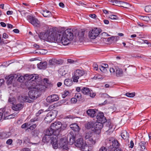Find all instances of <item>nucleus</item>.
Listing matches in <instances>:
<instances>
[{
	"label": "nucleus",
	"instance_id": "c756f323",
	"mask_svg": "<svg viewBox=\"0 0 151 151\" xmlns=\"http://www.w3.org/2000/svg\"><path fill=\"white\" fill-rule=\"evenodd\" d=\"M64 84L67 86H70L73 84L72 81L69 79H66L64 81Z\"/></svg>",
	"mask_w": 151,
	"mask_h": 151
},
{
	"label": "nucleus",
	"instance_id": "39448f33",
	"mask_svg": "<svg viewBox=\"0 0 151 151\" xmlns=\"http://www.w3.org/2000/svg\"><path fill=\"white\" fill-rule=\"evenodd\" d=\"M52 130H50L49 129H47L45 132V135L42 139V141L44 142H50L51 144V142L53 138H57L58 136H55L51 137L52 135H54Z\"/></svg>",
	"mask_w": 151,
	"mask_h": 151
},
{
	"label": "nucleus",
	"instance_id": "7c9ffc66",
	"mask_svg": "<svg viewBox=\"0 0 151 151\" xmlns=\"http://www.w3.org/2000/svg\"><path fill=\"white\" fill-rule=\"evenodd\" d=\"M87 142L89 145L91 146L94 144L96 142L95 140L92 137L88 139Z\"/></svg>",
	"mask_w": 151,
	"mask_h": 151
},
{
	"label": "nucleus",
	"instance_id": "f704fd0d",
	"mask_svg": "<svg viewBox=\"0 0 151 151\" xmlns=\"http://www.w3.org/2000/svg\"><path fill=\"white\" fill-rule=\"evenodd\" d=\"M140 18L141 19L147 22L150 20L149 17L147 16H140Z\"/></svg>",
	"mask_w": 151,
	"mask_h": 151
},
{
	"label": "nucleus",
	"instance_id": "680f3d73",
	"mask_svg": "<svg viewBox=\"0 0 151 151\" xmlns=\"http://www.w3.org/2000/svg\"><path fill=\"white\" fill-rule=\"evenodd\" d=\"M99 151H107V150L105 147H102L100 149Z\"/></svg>",
	"mask_w": 151,
	"mask_h": 151
},
{
	"label": "nucleus",
	"instance_id": "bb28decb",
	"mask_svg": "<svg viewBox=\"0 0 151 151\" xmlns=\"http://www.w3.org/2000/svg\"><path fill=\"white\" fill-rule=\"evenodd\" d=\"M54 119L50 115L47 114L46 117L45 118V121L47 123H50Z\"/></svg>",
	"mask_w": 151,
	"mask_h": 151
},
{
	"label": "nucleus",
	"instance_id": "c9c22d12",
	"mask_svg": "<svg viewBox=\"0 0 151 151\" xmlns=\"http://www.w3.org/2000/svg\"><path fill=\"white\" fill-rule=\"evenodd\" d=\"M59 72L60 75L62 76H64L66 74L64 68H60L59 70Z\"/></svg>",
	"mask_w": 151,
	"mask_h": 151
},
{
	"label": "nucleus",
	"instance_id": "8fccbe9b",
	"mask_svg": "<svg viewBox=\"0 0 151 151\" xmlns=\"http://www.w3.org/2000/svg\"><path fill=\"white\" fill-rule=\"evenodd\" d=\"M70 94L69 92L68 91H65L64 92V93L62 95V97L64 98L66 96L69 95Z\"/></svg>",
	"mask_w": 151,
	"mask_h": 151
},
{
	"label": "nucleus",
	"instance_id": "13d9d810",
	"mask_svg": "<svg viewBox=\"0 0 151 151\" xmlns=\"http://www.w3.org/2000/svg\"><path fill=\"white\" fill-rule=\"evenodd\" d=\"M37 126V125L36 124H33L30 126L29 128V129H30V130H32L34 129Z\"/></svg>",
	"mask_w": 151,
	"mask_h": 151
},
{
	"label": "nucleus",
	"instance_id": "4d7b16f0",
	"mask_svg": "<svg viewBox=\"0 0 151 151\" xmlns=\"http://www.w3.org/2000/svg\"><path fill=\"white\" fill-rule=\"evenodd\" d=\"M93 67L94 70H97L98 69V65L96 63H94L93 65Z\"/></svg>",
	"mask_w": 151,
	"mask_h": 151
},
{
	"label": "nucleus",
	"instance_id": "393cba45",
	"mask_svg": "<svg viewBox=\"0 0 151 151\" xmlns=\"http://www.w3.org/2000/svg\"><path fill=\"white\" fill-rule=\"evenodd\" d=\"M58 113V111L56 110H51L49 112L48 114L49 115L54 119L57 116Z\"/></svg>",
	"mask_w": 151,
	"mask_h": 151
},
{
	"label": "nucleus",
	"instance_id": "c03bdc74",
	"mask_svg": "<svg viewBox=\"0 0 151 151\" xmlns=\"http://www.w3.org/2000/svg\"><path fill=\"white\" fill-rule=\"evenodd\" d=\"M125 95L129 97H133L135 96V93H127L125 94Z\"/></svg>",
	"mask_w": 151,
	"mask_h": 151
},
{
	"label": "nucleus",
	"instance_id": "052dcab7",
	"mask_svg": "<svg viewBox=\"0 0 151 151\" xmlns=\"http://www.w3.org/2000/svg\"><path fill=\"white\" fill-rule=\"evenodd\" d=\"M8 37V35L6 33H4L3 35V37L4 39H6Z\"/></svg>",
	"mask_w": 151,
	"mask_h": 151
},
{
	"label": "nucleus",
	"instance_id": "7ed1b4c3",
	"mask_svg": "<svg viewBox=\"0 0 151 151\" xmlns=\"http://www.w3.org/2000/svg\"><path fill=\"white\" fill-rule=\"evenodd\" d=\"M58 137H55L54 138H53L51 144H52L53 148L55 149H56L58 148H63L64 150H68V141L67 140L66 138L64 137L61 139L59 142L58 144L57 143Z\"/></svg>",
	"mask_w": 151,
	"mask_h": 151
},
{
	"label": "nucleus",
	"instance_id": "864d4df0",
	"mask_svg": "<svg viewBox=\"0 0 151 151\" xmlns=\"http://www.w3.org/2000/svg\"><path fill=\"white\" fill-rule=\"evenodd\" d=\"M84 35V32L82 31L79 32L78 35L79 37H83Z\"/></svg>",
	"mask_w": 151,
	"mask_h": 151
},
{
	"label": "nucleus",
	"instance_id": "a19ab883",
	"mask_svg": "<svg viewBox=\"0 0 151 151\" xmlns=\"http://www.w3.org/2000/svg\"><path fill=\"white\" fill-rule=\"evenodd\" d=\"M109 18L113 20H117L118 19V18L117 16L115 15H111L109 16Z\"/></svg>",
	"mask_w": 151,
	"mask_h": 151
},
{
	"label": "nucleus",
	"instance_id": "de8ad7c7",
	"mask_svg": "<svg viewBox=\"0 0 151 151\" xmlns=\"http://www.w3.org/2000/svg\"><path fill=\"white\" fill-rule=\"evenodd\" d=\"M75 97L78 99L80 100L82 97L81 94L79 93H76L75 96Z\"/></svg>",
	"mask_w": 151,
	"mask_h": 151
},
{
	"label": "nucleus",
	"instance_id": "f3484780",
	"mask_svg": "<svg viewBox=\"0 0 151 151\" xmlns=\"http://www.w3.org/2000/svg\"><path fill=\"white\" fill-rule=\"evenodd\" d=\"M86 113L88 116L91 117H93L96 116V111L93 109H89L87 111Z\"/></svg>",
	"mask_w": 151,
	"mask_h": 151
},
{
	"label": "nucleus",
	"instance_id": "69168bd1",
	"mask_svg": "<svg viewBox=\"0 0 151 151\" xmlns=\"http://www.w3.org/2000/svg\"><path fill=\"white\" fill-rule=\"evenodd\" d=\"M13 11H8L6 12V14L8 15H11L12 14Z\"/></svg>",
	"mask_w": 151,
	"mask_h": 151
},
{
	"label": "nucleus",
	"instance_id": "09e8293b",
	"mask_svg": "<svg viewBox=\"0 0 151 151\" xmlns=\"http://www.w3.org/2000/svg\"><path fill=\"white\" fill-rule=\"evenodd\" d=\"M30 125V124H29L28 123H25L22 125L21 127L23 129H25L27 128Z\"/></svg>",
	"mask_w": 151,
	"mask_h": 151
},
{
	"label": "nucleus",
	"instance_id": "6e6d98bb",
	"mask_svg": "<svg viewBox=\"0 0 151 151\" xmlns=\"http://www.w3.org/2000/svg\"><path fill=\"white\" fill-rule=\"evenodd\" d=\"M13 142L12 140L11 139H8L6 142V143L7 145H11Z\"/></svg>",
	"mask_w": 151,
	"mask_h": 151
},
{
	"label": "nucleus",
	"instance_id": "774afa93",
	"mask_svg": "<svg viewBox=\"0 0 151 151\" xmlns=\"http://www.w3.org/2000/svg\"><path fill=\"white\" fill-rule=\"evenodd\" d=\"M22 151H31L30 149L29 148H26L23 149Z\"/></svg>",
	"mask_w": 151,
	"mask_h": 151
},
{
	"label": "nucleus",
	"instance_id": "cd10ccee",
	"mask_svg": "<svg viewBox=\"0 0 151 151\" xmlns=\"http://www.w3.org/2000/svg\"><path fill=\"white\" fill-rule=\"evenodd\" d=\"M69 137V142L70 143L72 144L73 143L75 142V137L73 135L70 134L68 136V138Z\"/></svg>",
	"mask_w": 151,
	"mask_h": 151
},
{
	"label": "nucleus",
	"instance_id": "3c124183",
	"mask_svg": "<svg viewBox=\"0 0 151 151\" xmlns=\"http://www.w3.org/2000/svg\"><path fill=\"white\" fill-rule=\"evenodd\" d=\"M113 41L115 42L119 40V37L118 36H112Z\"/></svg>",
	"mask_w": 151,
	"mask_h": 151
},
{
	"label": "nucleus",
	"instance_id": "603ef678",
	"mask_svg": "<svg viewBox=\"0 0 151 151\" xmlns=\"http://www.w3.org/2000/svg\"><path fill=\"white\" fill-rule=\"evenodd\" d=\"M77 100V99L75 97L71 99L70 101L72 103L75 104L76 103Z\"/></svg>",
	"mask_w": 151,
	"mask_h": 151
},
{
	"label": "nucleus",
	"instance_id": "423d86ee",
	"mask_svg": "<svg viewBox=\"0 0 151 151\" xmlns=\"http://www.w3.org/2000/svg\"><path fill=\"white\" fill-rule=\"evenodd\" d=\"M84 74V72L83 71L79 69L76 70L74 72L72 78L73 79V81L78 82L79 78L83 76Z\"/></svg>",
	"mask_w": 151,
	"mask_h": 151
},
{
	"label": "nucleus",
	"instance_id": "2f4dec72",
	"mask_svg": "<svg viewBox=\"0 0 151 151\" xmlns=\"http://www.w3.org/2000/svg\"><path fill=\"white\" fill-rule=\"evenodd\" d=\"M106 126L109 128V129L106 131V132L108 133L109 132V130L112 128L113 124L110 122H106Z\"/></svg>",
	"mask_w": 151,
	"mask_h": 151
},
{
	"label": "nucleus",
	"instance_id": "9d476101",
	"mask_svg": "<svg viewBox=\"0 0 151 151\" xmlns=\"http://www.w3.org/2000/svg\"><path fill=\"white\" fill-rule=\"evenodd\" d=\"M28 19L29 22L34 26L37 27L40 26V22L37 19L30 16H28Z\"/></svg>",
	"mask_w": 151,
	"mask_h": 151
},
{
	"label": "nucleus",
	"instance_id": "5701e85b",
	"mask_svg": "<svg viewBox=\"0 0 151 151\" xmlns=\"http://www.w3.org/2000/svg\"><path fill=\"white\" fill-rule=\"evenodd\" d=\"M95 124L94 122H88L85 125V127L86 128L88 129H93L94 127H95Z\"/></svg>",
	"mask_w": 151,
	"mask_h": 151
},
{
	"label": "nucleus",
	"instance_id": "a18cd8bd",
	"mask_svg": "<svg viewBox=\"0 0 151 151\" xmlns=\"http://www.w3.org/2000/svg\"><path fill=\"white\" fill-rule=\"evenodd\" d=\"M99 68L101 71L103 73H106L107 71V69L104 67L103 66L101 65L99 67Z\"/></svg>",
	"mask_w": 151,
	"mask_h": 151
},
{
	"label": "nucleus",
	"instance_id": "e2e57ef3",
	"mask_svg": "<svg viewBox=\"0 0 151 151\" xmlns=\"http://www.w3.org/2000/svg\"><path fill=\"white\" fill-rule=\"evenodd\" d=\"M38 119L37 118H35L34 119H32L30 120V122H34L35 121H38Z\"/></svg>",
	"mask_w": 151,
	"mask_h": 151
},
{
	"label": "nucleus",
	"instance_id": "6ab92c4d",
	"mask_svg": "<svg viewBox=\"0 0 151 151\" xmlns=\"http://www.w3.org/2000/svg\"><path fill=\"white\" fill-rule=\"evenodd\" d=\"M11 135L9 132H0V138L3 139L9 137Z\"/></svg>",
	"mask_w": 151,
	"mask_h": 151
},
{
	"label": "nucleus",
	"instance_id": "1a4fd4ad",
	"mask_svg": "<svg viewBox=\"0 0 151 151\" xmlns=\"http://www.w3.org/2000/svg\"><path fill=\"white\" fill-rule=\"evenodd\" d=\"M100 33V30L99 29L94 28L89 32L88 36L91 39H95L98 36Z\"/></svg>",
	"mask_w": 151,
	"mask_h": 151
},
{
	"label": "nucleus",
	"instance_id": "dca6fc26",
	"mask_svg": "<svg viewBox=\"0 0 151 151\" xmlns=\"http://www.w3.org/2000/svg\"><path fill=\"white\" fill-rule=\"evenodd\" d=\"M23 105L21 104H14L12 107L13 110L15 111H19L22 109Z\"/></svg>",
	"mask_w": 151,
	"mask_h": 151
},
{
	"label": "nucleus",
	"instance_id": "473e14b6",
	"mask_svg": "<svg viewBox=\"0 0 151 151\" xmlns=\"http://www.w3.org/2000/svg\"><path fill=\"white\" fill-rule=\"evenodd\" d=\"M47 50L45 49H41L39 50L38 52H35V53H40L42 55H45L47 53Z\"/></svg>",
	"mask_w": 151,
	"mask_h": 151
},
{
	"label": "nucleus",
	"instance_id": "a211bd4d",
	"mask_svg": "<svg viewBox=\"0 0 151 151\" xmlns=\"http://www.w3.org/2000/svg\"><path fill=\"white\" fill-rule=\"evenodd\" d=\"M41 13L45 17H52V15L51 12L47 10H42L41 12Z\"/></svg>",
	"mask_w": 151,
	"mask_h": 151
},
{
	"label": "nucleus",
	"instance_id": "a878e982",
	"mask_svg": "<svg viewBox=\"0 0 151 151\" xmlns=\"http://www.w3.org/2000/svg\"><path fill=\"white\" fill-rule=\"evenodd\" d=\"M109 141L111 142V140H109ZM112 145L113 148H118V147L119 146V144L118 141L117 140H114V141H112Z\"/></svg>",
	"mask_w": 151,
	"mask_h": 151
},
{
	"label": "nucleus",
	"instance_id": "e433bc0d",
	"mask_svg": "<svg viewBox=\"0 0 151 151\" xmlns=\"http://www.w3.org/2000/svg\"><path fill=\"white\" fill-rule=\"evenodd\" d=\"M92 134L91 132L86 133V134L85 138L86 140L92 137Z\"/></svg>",
	"mask_w": 151,
	"mask_h": 151
},
{
	"label": "nucleus",
	"instance_id": "0eeeda50",
	"mask_svg": "<svg viewBox=\"0 0 151 151\" xmlns=\"http://www.w3.org/2000/svg\"><path fill=\"white\" fill-rule=\"evenodd\" d=\"M25 79L27 81H31V82L30 83V85L32 86L33 84V82L37 83H38V80L39 79L38 76L37 74H34L32 75H29L26 74L25 75Z\"/></svg>",
	"mask_w": 151,
	"mask_h": 151
},
{
	"label": "nucleus",
	"instance_id": "37998d69",
	"mask_svg": "<svg viewBox=\"0 0 151 151\" xmlns=\"http://www.w3.org/2000/svg\"><path fill=\"white\" fill-rule=\"evenodd\" d=\"M145 10L146 12H151V6L149 5L145 7Z\"/></svg>",
	"mask_w": 151,
	"mask_h": 151
},
{
	"label": "nucleus",
	"instance_id": "f03ea898",
	"mask_svg": "<svg viewBox=\"0 0 151 151\" xmlns=\"http://www.w3.org/2000/svg\"><path fill=\"white\" fill-rule=\"evenodd\" d=\"M29 88L30 90L28 92V95L29 96H19V100L20 102H25L29 103L31 102L32 99H37L39 94V91H44L46 87L41 83L38 82L37 83H34L33 82V84Z\"/></svg>",
	"mask_w": 151,
	"mask_h": 151
},
{
	"label": "nucleus",
	"instance_id": "4be33fe9",
	"mask_svg": "<svg viewBox=\"0 0 151 151\" xmlns=\"http://www.w3.org/2000/svg\"><path fill=\"white\" fill-rule=\"evenodd\" d=\"M81 149L83 151H90L91 150V145L88 146L84 143Z\"/></svg>",
	"mask_w": 151,
	"mask_h": 151
},
{
	"label": "nucleus",
	"instance_id": "ddd939ff",
	"mask_svg": "<svg viewBox=\"0 0 151 151\" xmlns=\"http://www.w3.org/2000/svg\"><path fill=\"white\" fill-rule=\"evenodd\" d=\"M94 123L95 127H94L93 129H92V131L96 133H99L100 132L101 129L103 127V123L98 122Z\"/></svg>",
	"mask_w": 151,
	"mask_h": 151
},
{
	"label": "nucleus",
	"instance_id": "ea45409f",
	"mask_svg": "<svg viewBox=\"0 0 151 151\" xmlns=\"http://www.w3.org/2000/svg\"><path fill=\"white\" fill-rule=\"evenodd\" d=\"M16 101V99L15 98H9L8 100V102L10 104H14V103Z\"/></svg>",
	"mask_w": 151,
	"mask_h": 151
},
{
	"label": "nucleus",
	"instance_id": "4c0bfd02",
	"mask_svg": "<svg viewBox=\"0 0 151 151\" xmlns=\"http://www.w3.org/2000/svg\"><path fill=\"white\" fill-rule=\"evenodd\" d=\"M141 148L143 149H145L146 147V142H141L139 144Z\"/></svg>",
	"mask_w": 151,
	"mask_h": 151
},
{
	"label": "nucleus",
	"instance_id": "aec40b11",
	"mask_svg": "<svg viewBox=\"0 0 151 151\" xmlns=\"http://www.w3.org/2000/svg\"><path fill=\"white\" fill-rule=\"evenodd\" d=\"M70 127L72 130L76 132H78L79 131V127L76 123H73L70 124Z\"/></svg>",
	"mask_w": 151,
	"mask_h": 151
},
{
	"label": "nucleus",
	"instance_id": "79ce46f5",
	"mask_svg": "<svg viewBox=\"0 0 151 151\" xmlns=\"http://www.w3.org/2000/svg\"><path fill=\"white\" fill-rule=\"evenodd\" d=\"M39 133V130L36 129L32 132V134L33 135L36 137L37 136Z\"/></svg>",
	"mask_w": 151,
	"mask_h": 151
},
{
	"label": "nucleus",
	"instance_id": "b1692460",
	"mask_svg": "<svg viewBox=\"0 0 151 151\" xmlns=\"http://www.w3.org/2000/svg\"><path fill=\"white\" fill-rule=\"evenodd\" d=\"M121 135V137L124 139H128L129 137V134L126 130H123Z\"/></svg>",
	"mask_w": 151,
	"mask_h": 151
},
{
	"label": "nucleus",
	"instance_id": "0e129e2a",
	"mask_svg": "<svg viewBox=\"0 0 151 151\" xmlns=\"http://www.w3.org/2000/svg\"><path fill=\"white\" fill-rule=\"evenodd\" d=\"M107 40L108 42H111L113 41V38L112 37H109L107 38Z\"/></svg>",
	"mask_w": 151,
	"mask_h": 151
},
{
	"label": "nucleus",
	"instance_id": "f8f14e48",
	"mask_svg": "<svg viewBox=\"0 0 151 151\" xmlns=\"http://www.w3.org/2000/svg\"><path fill=\"white\" fill-rule=\"evenodd\" d=\"M96 118L97 121L99 123H104L106 121V119L103 113L100 112L99 113Z\"/></svg>",
	"mask_w": 151,
	"mask_h": 151
},
{
	"label": "nucleus",
	"instance_id": "6e6552de",
	"mask_svg": "<svg viewBox=\"0 0 151 151\" xmlns=\"http://www.w3.org/2000/svg\"><path fill=\"white\" fill-rule=\"evenodd\" d=\"M109 70L111 73L113 74H116L117 77H121L123 76V72L122 70L118 67H116L115 69L113 68H110Z\"/></svg>",
	"mask_w": 151,
	"mask_h": 151
},
{
	"label": "nucleus",
	"instance_id": "20e7f679",
	"mask_svg": "<svg viewBox=\"0 0 151 151\" xmlns=\"http://www.w3.org/2000/svg\"><path fill=\"white\" fill-rule=\"evenodd\" d=\"M65 127L63 126L62 123L59 121H56L51 124L50 128L49 129L52 130L54 136H58L62 130L64 129Z\"/></svg>",
	"mask_w": 151,
	"mask_h": 151
},
{
	"label": "nucleus",
	"instance_id": "2eb2a0df",
	"mask_svg": "<svg viewBox=\"0 0 151 151\" xmlns=\"http://www.w3.org/2000/svg\"><path fill=\"white\" fill-rule=\"evenodd\" d=\"M75 143V145L76 147L81 149L84 144L83 142V139L82 138H80L78 139Z\"/></svg>",
	"mask_w": 151,
	"mask_h": 151
},
{
	"label": "nucleus",
	"instance_id": "49530a36",
	"mask_svg": "<svg viewBox=\"0 0 151 151\" xmlns=\"http://www.w3.org/2000/svg\"><path fill=\"white\" fill-rule=\"evenodd\" d=\"M25 78V75L24 76H21L19 77L18 79V81L20 82H22L24 80H26Z\"/></svg>",
	"mask_w": 151,
	"mask_h": 151
},
{
	"label": "nucleus",
	"instance_id": "412c9836",
	"mask_svg": "<svg viewBox=\"0 0 151 151\" xmlns=\"http://www.w3.org/2000/svg\"><path fill=\"white\" fill-rule=\"evenodd\" d=\"M47 64L46 62H41L37 64L38 68L40 69H45L47 68Z\"/></svg>",
	"mask_w": 151,
	"mask_h": 151
},
{
	"label": "nucleus",
	"instance_id": "c85d7f7f",
	"mask_svg": "<svg viewBox=\"0 0 151 151\" xmlns=\"http://www.w3.org/2000/svg\"><path fill=\"white\" fill-rule=\"evenodd\" d=\"M17 116V114H13L11 115H9L7 116L5 113L4 114V119H10L12 118H13Z\"/></svg>",
	"mask_w": 151,
	"mask_h": 151
},
{
	"label": "nucleus",
	"instance_id": "5fc2aeb1",
	"mask_svg": "<svg viewBox=\"0 0 151 151\" xmlns=\"http://www.w3.org/2000/svg\"><path fill=\"white\" fill-rule=\"evenodd\" d=\"M8 81H9L10 82H11L13 79L14 76L13 75H11L8 76Z\"/></svg>",
	"mask_w": 151,
	"mask_h": 151
},
{
	"label": "nucleus",
	"instance_id": "4468645a",
	"mask_svg": "<svg viewBox=\"0 0 151 151\" xmlns=\"http://www.w3.org/2000/svg\"><path fill=\"white\" fill-rule=\"evenodd\" d=\"M59 99V97L58 95L53 94L48 96L46 99V100L48 102L52 103L58 100Z\"/></svg>",
	"mask_w": 151,
	"mask_h": 151
},
{
	"label": "nucleus",
	"instance_id": "9b49d317",
	"mask_svg": "<svg viewBox=\"0 0 151 151\" xmlns=\"http://www.w3.org/2000/svg\"><path fill=\"white\" fill-rule=\"evenodd\" d=\"M83 93L91 97H94L96 96V93L87 87L83 88L81 90Z\"/></svg>",
	"mask_w": 151,
	"mask_h": 151
},
{
	"label": "nucleus",
	"instance_id": "f257e3e1",
	"mask_svg": "<svg viewBox=\"0 0 151 151\" xmlns=\"http://www.w3.org/2000/svg\"><path fill=\"white\" fill-rule=\"evenodd\" d=\"M40 38L50 42H61L64 45L70 43L73 38V35L70 29L62 31L57 34L53 30L41 32L39 35Z\"/></svg>",
	"mask_w": 151,
	"mask_h": 151
},
{
	"label": "nucleus",
	"instance_id": "338daca9",
	"mask_svg": "<svg viewBox=\"0 0 151 151\" xmlns=\"http://www.w3.org/2000/svg\"><path fill=\"white\" fill-rule=\"evenodd\" d=\"M90 17H91L92 18L94 19L96 18V15L94 14H91L89 15Z\"/></svg>",
	"mask_w": 151,
	"mask_h": 151
},
{
	"label": "nucleus",
	"instance_id": "72a5a7b5",
	"mask_svg": "<svg viewBox=\"0 0 151 151\" xmlns=\"http://www.w3.org/2000/svg\"><path fill=\"white\" fill-rule=\"evenodd\" d=\"M121 7L126 8H129L131 6V5H130V4H129L128 3L124 2H122V4H121Z\"/></svg>",
	"mask_w": 151,
	"mask_h": 151
},
{
	"label": "nucleus",
	"instance_id": "58836bf2",
	"mask_svg": "<svg viewBox=\"0 0 151 151\" xmlns=\"http://www.w3.org/2000/svg\"><path fill=\"white\" fill-rule=\"evenodd\" d=\"M122 1H120V0H116L114 2V4H113V5H115L117 6H122Z\"/></svg>",
	"mask_w": 151,
	"mask_h": 151
},
{
	"label": "nucleus",
	"instance_id": "bf43d9fd",
	"mask_svg": "<svg viewBox=\"0 0 151 151\" xmlns=\"http://www.w3.org/2000/svg\"><path fill=\"white\" fill-rule=\"evenodd\" d=\"M30 142L29 139L27 137H26L24 140V142L26 144H27L28 143H29Z\"/></svg>",
	"mask_w": 151,
	"mask_h": 151
}]
</instances>
